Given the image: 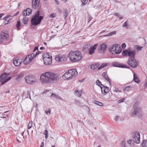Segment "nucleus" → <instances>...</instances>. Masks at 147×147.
Here are the masks:
<instances>
[{
	"instance_id": "nucleus-38",
	"label": "nucleus",
	"mask_w": 147,
	"mask_h": 147,
	"mask_svg": "<svg viewBox=\"0 0 147 147\" xmlns=\"http://www.w3.org/2000/svg\"><path fill=\"white\" fill-rule=\"evenodd\" d=\"M21 25V23L20 21H17V24L16 25V27L17 28L18 30H20V26Z\"/></svg>"
},
{
	"instance_id": "nucleus-18",
	"label": "nucleus",
	"mask_w": 147,
	"mask_h": 147,
	"mask_svg": "<svg viewBox=\"0 0 147 147\" xmlns=\"http://www.w3.org/2000/svg\"><path fill=\"white\" fill-rule=\"evenodd\" d=\"M102 76L109 83L110 85H111V82L109 78L107 73L105 72H104L102 73Z\"/></svg>"
},
{
	"instance_id": "nucleus-62",
	"label": "nucleus",
	"mask_w": 147,
	"mask_h": 147,
	"mask_svg": "<svg viewBox=\"0 0 147 147\" xmlns=\"http://www.w3.org/2000/svg\"><path fill=\"white\" fill-rule=\"evenodd\" d=\"M44 146V143L42 142L40 144V147H43Z\"/></svg>"
},
{
	"instance_id": "nucleus-54",
	"label": "nucleus",
	"mask_w": 147,
	"mask_h": 147,
	"mask_svg": "<svg viewBox=\"0 0 147 147\" xmlns=\"http://www.w3.org/2000/svg\"><path fill=\"white\" fill-rule=\"evenodd\" d=\"M126 47V44L125 43H123L121 45V47L122 49H125Z\"/></svg>"
},
{
	"instance_id": "nucleus-17",
	"label": "nucleus",
	"mask_w": 147,
	"mask_h": 147,
	"mask_svg": "<svg viewBox=\"0 0 147 147\" xmlns=\"http://www.w3.org/2000/svg\"><path fill=\"white\" fill-rule=\"evenodd\" d=\"M0 36L2 37V42L7 40L9 38V35L7 33L2 32Z\"/></svg>"
},
{
	"instance_id": "nucleus-2",
	"label": "nucleus",
	"mask_w": 147,
	"mask_h": 147,
	"mask_svg": "<svg viewBox=\"0 0 147 147\" xmlns=\"http://www.w3.org/2000/svg\"><path fill=\"white\" fill-rule=\"evenodd\" d=\"M70 61L72 62H76L80 61L82 57L81 53L78 51H71L68 55Z\"/></svg>"
},
{
	"instance_id": "nucleus-30",
	"label": "nucleus",
	"mask_w": 147,
	"mask_h": 147,
	"mask_svg": "<svg viewBox=\"0 0 147 147\" xmlns=\"http://www.w3.org/2000/svg\"><path fill=\"white\" fill-rule=\"evenodd\" d=\"M108 63H103L98 68V70H100L105 67L107 66L108 65Z\"/></svg>"
},
{
	"instance_id": "nucleus-15",
	"label": "nucleus",
	"mask_w": 147,
	"mask_h": 147,
	"mask_svg": "<svg viewBox=\"0 0 147 147\" xmlns=\"http://www.w3.org/2000/svg\"><path fill=\"white\" fill-rule=\"evenodd\" d=\"M72 77H75L78 74V72L76 69H74L68 71Z\"/></svg>"
},
{
	"instance_id": "nucleus-51",
	"label": "nucleus",
	"mask_w": 147,
	"mask_h": 147,
	"mask_svg": "<svg viewBox=\"0 0 147 147\" xmlns=\"http://www.w3.org/2000/svg\"><path fill=\"white\" fill-rule=\"evenodd\" d=\"M125 142L124 141H123L121 143V147H125Z\"/></svg>"
},
{
	"instance_id": "nucleus-10",
	"label": "nucleus",
	"mask_w": 147,
	"mask_h": 147,
	"mask_svg": "<svg viewBox=\"0 0 147 147\" xmlns=\"http://www.w3.org/2000/svg\"><path fill=\"white\" fill-rule=\"evenodd\" d=\"M140 133L139 132H136L135 134V136L134 138V141L137 144H139L140 142Z\"/></svg>"
},
{
	"instance_id": "nucleus-19",
	"label": "nucleus",
	"mask_w": 147,
	"mask_h": 147,
	"mask_svg": "<svg viewBox=\"0 0 147 147\" xmlns=\"http://www.w3.org/2000/svg\"><path fill=\"white\" fill-rule=\"evenodd\" d=\"M7 74L4 73L0 76V82L2 83L5 80H6L7 76Z\"/></svg>"
},
{
	"instance_id": "nucleus-55",
	"label": "nucleus",
	"mask_w": 147,
	"mask_h": 147,
	"mask_svg": "<svg viewBox=\"0 0 147 147\" xmlns=\"http://www.w3.org/2000/svg\"><path fill=\"white\" fill-rule=\"evenodd\" d=\"M37 50H38V47H36L34 49L33 52H34Z\"/></svg>"
},
{
	"instance_id": "nucleus-25",
	"label": "nucleus",
	"mask_w": 147,
	"mask_h": 147,
	"mask_svg": "<svg viewBox=\"0 0 147 147\" xmlns=\"http://www.w3.org/2000/svg\"><path fill=\"white\" fill-rule=\"evenodd\" d=\"M13 63L14 65L16 66H18L20 65L21 62L19 60V59H13Z\"/></svg>"
},
{
	"instance_id": "nucleus-45",
	"label": "nucleus",
	"mask_w": 147,
	"mask_h": 147,
	"mask_svg": "<svg viewBox=\"0 0 147 147\" xmlns=\"http://www.w3.org/2000/svg\"><path fill=\"white\" fill-rule=\"evenodd\" d=\"M11 78L10 77H9L8 78H6V80H5L2 83H1V84H3L5 83L6 82H7L8 81L10 80Z\"/></svg>"
},
{
	"instance_id": "nucleus-9",
	"label": "nucleus",
	"mask_w": 147,
	"mask_h": 147,
	"mask_svg": "<svg viewBox=\"0 0 147 147\" xmlns=\"http://www.w3.org/2000/svg\"><path fill=\"white\" fill-rule=\"evenodd\" d=\"M107 48V45L105 43H102L98 47V51L99 52L102 53H104Z\"/></svg>"
},
{
	"instance_id": "nucleus-21",
	"label": "nucleus",
	"mask_w": 147,
	"mask_h": 147,
	"mask_svg": "<svg viewBox=\"0 0 147 147\" xmlns=\"http://www.w3.org/2000/svg\"><path fill=\"white\" fill-rule=\"evenodd\" d=\"M10 17V15H8L6 16L5 17H4L3 19L4 20V23L5 24H7L9 22L10 20L9 18Z\"/></svg>"
},
{
	"instance_id": "nucleus-35",
	"label": "nucleus",
	"mask_w": 147,
	"mask_h": 147,
	"mask_svg": "<svg viewBox=\"0 0 147 147\" xmlns=\"http://www.w3.org/2000/svg\"><path fill=\"white\" fill-rule=\"evenodd\" d=\"M94 104L100 106H103V104L101 102L96 100H94Z\"/></svg>"
},
{
	"instance_id": "nucleus-41",
	"label": "nucleus",
	"mask_w": 147,
	"mask_h": 147,
	"mask_svg": "<svg viewBox=\"0 0 147 147\" xmlns=\"http://www.w3.org/2000/svg\"><path fill=\"white\" fill-rule=\"evenodd\" d=\"M96 84L98 85V86H101L100 85H101L102 86H103L104 85H102L100 82L99 81V80H97L96 81Z\"/></svg>"
},
{
	"instance_id": "nucleus-14",
	"label": "nucleus",
	"mask_w": 147,
	"mask_h": 147,
	"mask_svg": "<svg viewBox=\"0 0 147 147\" xmlns=\"http://www.w3.org/2000/svg\"><path fill=\"white\" fill-rule=\"evenodd\" d=\"M98 47V45L96 44L93 47H90L89 48V50L88 51H89V53L90 55H92L94 53V50L96 49Z\"/></svg>"
},
{
	"instance_id": "nucleus-53",
	"label": "nucleus",
	"mask_w": 147,
	"mask_h": 147,
	"mask_svg": "<svg viewBox=\"0 0 147 147\" xmlns=\"http://www.w3.org/2000/svg\"><path fill=\"white\" fill-rule=\"evenodd\" d=\"M55 17V14L54 13H52L50 15V17L53 18Z\"/></svg>"
},
{
	"instance_id": "nucleus-42",
	"label": "nucleus",
	"mask_w": 147,
	"mask_h": 147,
	"mask_svg": "<svg viewBox=\"0 0 147 147\" xmlns=\"http://www.w3.org/2000/svg\"><path fill=\"white\" fill-rule=\"evenodd\" d=\"M128 22H129L128 20H127L123 24V25L122 26V27H126V26H127V27L129 26Z\"/></svg>"
},
{
	"instance_id": "nucleus-32",
	"label": "nucleus",
	"mask_w": 147,
	"mask_h": 147,
	"mask_svg": "<svg viewBox=\"0 0 147 147\" xmlns=\"http://www.w3.org/2000/svg\"><path fill=\"white\" fill-rule=\"evenodd\" d=\"M28 17H24L22 20V22L24 24H26L27 23L28 20Z\"/></svg>"
},
{
	"instance_id": "nucleus-13",
	"label": "nucleus",
	"mask_w": 147,
	"mask_h": 147,
	"mask_svg": "<svg viewBox=\"0 0 147 147\" xmlns=\"http://www.w3.org/2000/svg\"><path fill=\"white\" fill-rule=\"evenodd\" d=\"M62 78L65 80L67 79V80H69L73 77H72L70 73H69V72L68 71V72H66L63 75Z\"/></svg>"
},
{
	"instance_id": "nucleus-44",
	"label": "nucleus",
	"mask_w": 147,
	"mask_h": 147,
	"mask_svg": "<svg viewBox=\"0 0 147 147\" xmlns=\"http://www.w3.org/2000/svg\"><path fill=\"white\" fill-rule=\"evenodd\" d=\"M82 2V5H84L87 2L88 0H81Z\"/></svg>"
},
{
	"instance_id": "nucleus-5",
	"label": "nucleus",
	"mask_w": 147,
	"mask_h": 147,
	"mask_svg": "<svg viewBox=\"0 0 147 147\" xmlns=\"http://www.w3.org/2000/svg\"><path fill=\"white\" fill-rule=\"evenodd\" d=\"M136 54L135 50H123V55L125 56H129L128 59H133L134 58Z\"/></svg>"
},
{
	"instance_id": "nucleus-64",
	"label": "nucleus",
	"mask_w": 147,
	"mask_h": 147,
	"mask_svg": "<svg viewBox=\"0 0 147 147\" xmlns=\"http://www.w3.org/2000/svg\"><path fill=\"white\" fill-rule=\"evenodd\" d=\"M40 53V52L39 51L36 52V54H35L36 56L38 55Z\"/></svg>"
},
{
	"instance_id": "nucleus-6",
	"label": "nucleus",
	"mask_w": 147,
	"mask_h": 147,
	"mask_svg": "<svg viewBox=\"0 0 147 147\" xmlns=\"http://www.w3.org/2000/svg\"><path fill=\"white\" fill-rule=\"evenodd\" d=\"M128 63L131 67L133 68H136L138 66L139 62L138 61L134 58L128 59Z\"/></svg>"
},
{
	"instance_id": "nucleus-26",
	"label": "nucleus",
	"mask_w": 147,
	"mask_h": 147,
	"mask_svg": "<svg viewBox=\"0 0 147 147\" xmlns=\"http://www.w3.org/2000/svg\"><path fill=\"white\" fill-rule=\"evenodd\" d=\"M82 92V90L79 91L78 89H76L75 91V94L78 96L80 97L81 95Z\"/></svg>"
},
{
	"instance_id": "nucleus-16",
	"label": "nucleus",
	"mask_w": 147,
	"mask_h": 147,
	"mask_svg": "<svg viewBox=\"0 0 147 147\" xmlns=\"http://www.w3.org/2000/svg\"><path fill=\"white\" fill-rule=\"evenodd\" d=\"M39 2L40 0H33L32 4L33 8L36 9L39 6Z\"/></svg>"
},
{
	"instance_id": "nucleus-23",
	"label": "nucleus",
	"mask_w": 147,
	"mask_h": 147,
	"mask_svg": "<svg viewBox=\"0 0 147 147\" xmlns=\"http://www.w3.org/2000/svg\"><path fill=\"white\" fill-rule=\"evenodd\" d=\"M99 63H98L92 64L90 66L91 68L93 70H94L99 66Z\"/></svg>"
},
{
	"instance_id": "nucleus-48",
	"label": "nucleus",
	"mask_w": 147,
	"mask_h": 147,
	"mask_svg": "<svg viewBox=\"0 0 147 147\" xmlns=\"http://www.w3.org/2000/svg\"><path fill=\"white\" fill-rule=\"evenodd\" d=\"M125 98H123L120 99L117 102L118 103H120L123 102L125 100Z\"/></svg>"
},
{
	"instance_id": "nucleus-36",
	"label": "nucleus",
	"mask_w": 147,
	"mask_h": 147,
	"mask_svg": "<svg viewBox=\"0 0 147 147\" xmlns=\"http://www.w3.org/2000/svg\"><path fill=\"white\" fill-rule=\"evenodd\" d=\"M63 15L64 16L65 19H66L68 15V11L67 9L65 10V11L64 12Z\"/></svg>"
},
{
	"instance_id": "nucleus-49",
	"label": "nucleus",
	"mask_w": 147,
	"mask_h": 147,
	"mask_svg": "<svg viewBox=\"0 0 147 147\" xmlns=\"http://www.w3.org/2000/svg\"><path fill=\"white\" fill-rule=\"evenodd\" d=\"M51 112V109H49V110L48 111H45V112L46 114L47 115H50V114Z\"/></svg>"
},
{
	"instance_id": "nucleus-33",
	"label": "nucleus",
	"mask_w": 147,
	"mask_h": 147,
	"mask_svg": "<svg viewBox=\"0 0 147 147\" xmlns=\"http://www.w3.org/2000/svg\"><path fill=\"white\" fill-rule=\"evenodd\" d=\"M25 10L26 12L28 15H29L30 14H31L32 12V10L28 8H27L26 10Z\"/></svg>"
},
{
	"instance_id": "nucleus-28",
	"label": "nucleus",
	"mask_w": 147,
	"mask_h": 147,
	"mask_svg": "<svg viewBox=\"0 0 147 147\" xmlns=\"http://www.w3.org/2000/svg\"><path fill=\"white\" fill-rule=\"evenodd\" d=\"M103 86L104 88V93H103V94L104 95H105L107 93H108L109 92V88L107 86Z\"/></svg>"
},
{
	"instance_id": "nucleus-8",
	"label": "nucleus",
	"mask_w": 147,
	"mask_h": 147,
	"mask_svg": "<svg viewBox=\"0 0 147 147\" xmlns=\"http://www.w3.org/2000/svg\"><path fill=\"white\" fill-rule=\"evenodd\" d=\"M26 82L29 84H34L36 82L35 77L33 76H28L25 77Z\"/></svg>"
},
{
	"instance_id": "nucleus-40",
	"label": "nucleus",
	"mask_w": 147,
	"mask_h": 147,
	"mask_svg": "<svg viewBox=\"0 0 147 147\" xmlns=\"http://www.w3.org/2000/svg\"><path fill=\"white\" fill-rule=\"evenodd\" d=\"M24 76V74L23 73L21 72L20 73L19 75H18L17 77V79H18L22 78Z\"/></svg>"
},
{
	"instance_id": "nucleus-56",
	"label": "nucleus",
	"mask_w": 147,
	"mask_h": 147,
	"mask_svg": "<svg viewBox=\"0 0 147 147\" xmlns=\"http://www.w3.org/2000/svg\"><path fill=\"white\" fill-rule=\"evenodd\" d=\"M123 65V68H126L129 69L130 68V67L128 66L124 65Z\"/></svg>"
},
{
	"instance_id": "nucleus-43",
	"label": "nucleus",
	"mask_w": 147,
	"mask_h": 147,
	"mask_svg": "<svg viewBox=\"0 0 147 147\" xmlns=\"http://www.w3.org/2000/svg\"><path fill=\"white\" fill-rule=\"evenodd\" d=\"M32 121H30L28 124V129H29L32 128Z\"/></svg>"
},
{
	"instance_id": "nucleus-3",
	"label": "nucleus",
	"mask_w": 147,
	"mask_h": 147,
	"mask_svg": "<svg viewBox=\"0 0 147 147\" xmlns=\"http://www.w3.org/2000/svg\"><path fill=\"white\" fill-rule=\"evenodd\" d=\"M43 18L42 16H40L39 11H37L32 18L31 24L34 26L37 25L40 23Z\"/></svg>"
},
{
	"instance_id": "nucleus-7",
	"label": "nucleus",
	"mask_w": 147,
	"mask_h": 147,
	"mask_svg": "<svg viewBox=\"0 0 147 147\" xmlns=\"http://www.w3.org/2000/svg\"><path fill=\"white\" fill-rule=\"evenodd\" d=\"M36 56V55L32 53L26 57L24 61V64L27 65L33 59V58Z\"/></svg>"
},
{
	"instance_id": "nucleus-22",
	"label": "nucleus",
	"mask_w": 147,
	"mask_h": 147,
	"mask_svg": "<svg viewBox=\"0 0 147 147\" xmlns=\"http://www.w3.org/2000/svg\"><path fill=\"white\" fill-rule=\"evenodd\" d=\"M116 49H117L118 50L119 49V47L118 46H116V45H113L110 49V51L111 52H113V53H114L115 50H116Z\"/></svg>"
},
{
	"instance_id": "nucleus-50",
	"label": "nucleus",
	"mask_w": 147,
	"mask_h": 147,
	"mask_svg": "<svg viewBox=\"0 0 147 147\" xmlns=\"http://www.w3.org/2000/svg\"><path fill=\"white\" fill-rule=\"evenodd\" d=\"M147 143V140H144L143 141L142 143V145L143 146V147H144V146H145V144H146V143Z\"/></svg>"
},
{
	"instance_id": "nucleus-59",
	"label": "nucleus",
	"mask_w": 147,
	"mask_h": 147,
	"mask_svg": "<svg viewBox=\"0 0 147 147\" xmlns=\"http://www.w3.org/2000/svg\"><path fill=\"white\" fill-rule=\"evenodd\" d=\"M119 116H116V118H115V121H117L119 120Z\"/></svg>"
},
{
	"instance_id": "nucleus-46",
	"label": "nucleus",
	"mask_w": 147,
	"mask_h": 147,
	"mask_svg": "<svg viewBox=\"0 0 147 147\" xmlns=\"http://www.w3.org/2000/svg\"><path fill=\"white\" fill-rule=\"evenodd\" d=\"M44 134L45 135V138H47L48 136V131L47 130H45L44 132Z\"/></svg>"
},
{
	"instance_id": "nucleus-37",
	"label": "nucleus",
	"mask_w": 147,
	"mask_h": 147,
	"mask_svg": "<svg viewBox=\"0 0 147 147\" xmlns=\"http://www.w3.org/2000/svg\"><path fill=\"white\" fill-rule=\"evenodd\" d=\"M116 33V32L115 31L109 33L107 35H104L103 36H110V35H112L114 34H115Z\"/></svg>"
},
{
	"instance_id": "nucleus-20",
	"label": "nucleus",
	"mask_w": 147,
	"mask_h": 147,
	"mask_svg": "<svg viewBox=\"0 0 147 147\" xmlns=\"http://www.w3.org/2000/svg\"><path fill=\"white\" fill-rule=\"evenodd\" d=\"M112 65L115 67H119L123 68V65L122 64L116 62H113L112 63Z\"/></svg>"
},
{
	"instance_id": "nucleus-52",
	"label": "nucleus",
	"mask_w": 147,
	"mask_h": 147,
	"mask_svg": "<svg viewBox=\"0 0 147 147\" xmlns=\"http://www.w3.org/2000/svg\"><path fill=\"white\" fill-rule=\"evenodd\" d=\"M23 15L24 16H26L28 15L27 13H26V12L25 10H24L23 12Z\"/></svg>"
},
{
	"instance_id": "nucleus-60",
	"label": "nucleus",
	"mask_w": 147,
	"mask_h": 147,
	"mask_svg": "<svg viewBox=\"0 0 147 147\" xmlns=\"http://www.w3.org/2000/svg\"><path fill=\"white\" fill-rule=\"evenodd\" d=\"M142 48V47H138L137 48V49L138 50H140Z\"/></svg>"
},
{
	"instance_id": "nucleus-24",
	"label": "nucleus",
	"mask_w": 147,
	"mask_h": 147,
	"mask_svg": "<svg viewBox=\"0 0 147 147\" xmlns=\"http://www.w3.org/2000/svg\"><path fill=\"white\" fill-rule=\"evenodd\" d=\"M90 46L89 45H84L82 48V50L84 52H87L89 50Z\"/></svg>"
},
{
	"instance_id": "nucleus-31",
	"label": "nucleus",
	"mask_w": 147,
	"mask_h": 147,
	"mask_svg": "<svg viewBox=\"0 0 147 147\" xmlns=\"http://www.w3.org/2000/svg\"><path fill=\"white\" fill-rule=\"evenodd\" d=\"M50 54V53H47L43 54L42 55L43 58V57H45V58H52V57Z\"/></svg>"
},
{
	"instance_id": "nucleus-12",
	"label": "nucleus",
	"mask_w": 147,
	"mask_h": 147,
	"mask_svg": "<svg viewBox=\"0 0 147 147\" xmlns=\"http://www.w3.org/2000/svg\"><path fill=\"white\" fill-rule=\"evenodd\" d=\"M44 64L46 65H48L51 64L52 63V58H45L43 57V58Z\"/></svg>"
},
{
	"instance_id": "nucleus-39",
	"label": "nucleus",
	"mask_w": 147,
	"mask_h": 147,
	"mask_svg": "<svg viewBox=\"0 0 147 147\" xmlns=\"http://www.w3.org/2000/svg\"><path fill=\"white\" fill-rule=\"evenodd\" d=\"M122 50L119 47V49L117 50L116 49V50H115V53L116 54H119L120 53L121 51Z\"/></svg>"
},
{
	"instance_id": "nucleus-29",
	"label": "nucleus",
	"mask_w": 147,
	"mask_h": 147,
	"mask_svg": "<svg viewBox=\"0 0 147 147\" xmlns=\"http://www.w3.org/2000/svg\"><path fill=\"white\" fill-rule=\"evenodd\" d=\"M51 96L54 97L57 99L60 100L62 99L61 97H60L58 95L53 93L51 95Z\"/></svg>"
},
{
	"instance_id": "nucleus-11",
	"label": "nucleus",
	"mask_w": 147,
	"mask_h": 147,
	"mask_svg": "<svg viewBox=\"0 0 147 147\" xmlns=\"http://www.w3.org/2000/svg\"><path fill=\"white\" fill-rule=\"evenodd\" d=\"M55 60L58 62H62L66 60V58L64 55H59L55 58Z\"/></svg>"
},
{
	"instance_id": "nucleus-4",
	"label": "nucleus",
	"mask_w": 147,
	"mask_h": 147,
	"mask_svg": "<svg viewBox=\"0 0 147 147\" xmlns=\"http://www.w3.org/2000/svg\"><path fill=\"white\" fill-rule=\"evenodd\" d=\"M139 104L138 102H135L134 106V111L132 113V116L137 115L139 117L142 116V110L141 108L139 106Z\"/></svg>"
},
{
	"instance_id": "nucleus-1",
	"label": "nucleus",
	"mask_w": 147,
	"mask_h": 147,
	"mask_svg": "<svg viewBox=\"0 0 147 147\" xmlns=\"http://www.w3.org/2000/svg\"><path fill=\"white\" fill-rule=\"evenodd\" d=\"M57 76L51 72H46L42 74L40 77V80L43 83H47L52 81L56 80Z\"/></svg>"
},
{
	"instance_id": "nucleus-34",
	"label": "nucleus",
	"mask_w": 147,
	"mask_h": 147,
	"mask_svg": "<svg viewBox=\"0 0 147 147\" xmlns=\"http://www.w3.org/2000/svg\"><path fill=\"white\" fill-rule=\"evenodd\" d=\"M131 87L130 86H127L126 87H124L123 90H126L127 91H129L131 90Z\"/></svg>"
},
{
	"instance_id": "nucleus-47",
	"label": "nucleus",
	"mask_w": 147,
	"mask_h": 147,
	"mask_svg": "<svg viewBox=\"0 0 147 147\" xmlns=\"http://www.w3.org/2000/svg\"><path fill=\"white\" fill-rule=\"evenodd\" d=\"M27 97L31 99L30 92L29 91H28L27 92Z\"/></svg>"
},
{
	"instance_id": "nucleus-61",
	"label": "nucleus",
	"mask_w": 147,
	"mask_h": 147,
	"mask_svg": "<svg viewBox=\"0 0 147 147\" xmlns=\"http://www.w3.org/2000/svg\"><path fill=\"white\" fill-rule=\"evenodd\" d=\"M131 142V140H129L128 141H127V143L129 144H130Z\"/></svg>"
},
{
	"instance_id": "nucleus-27",
	"label": "nucleus",
	"mask_w": 147,
	"mask_h": 147,
	"mask_svg": "<svg viewBox=\"0 0 147 147\" xmlns=\"http://www.w3.org/2000/svg\"><path fill=\"white\" fill-rule=\"evenodd\" d=\"M133 80L136 82L139 83L140 82V80L138 77L136 75V74L134 73V79Z\"/></svg>"
},
{
	"instance_id": "nucleus-63",
	"label": "nucleus",
	"mask_w": 147,
	"mask_h": 147,
	"mask_svg": "<svg viewBox=\"0 0 147 147\" xmlns=\"http://www.w3.org/2000/svg\"><path fill=\"white\" fill-rule=\"evenodd\" d=\"M114 15L116 16H119V14L118 13H116L114 14Z\"/></svg>"
},
{
	"instance_id": "nucleus-58",
	"label": "nucleus",
	"mask_w": 147,
	"mask_h": 147,
	"mask_svg": "<svg viewBox=\"0 0 147 147\" xmlns=\"http://www.w3.org/2000/svg\"><path fill=\"white\" fill-rule=\"evenodd\" d=\"M114 91L115 92H117L118 91H119L120 92H121V91L119 90L118 89V88L116 89V88H115V89H114Z\"/></svg>"
},
{
	"instance_id": "nucleus-57",
	"label": "nucleus",
	"mask_w": 147,
	"mask_h": 147,
	"mask_svg": "<svg viewBox=\"0 0 147 147\" xmlns=\"http://www.w3.org/2000/svg\"><path fill=\"white\" fill-rule=\"evenodd\" d=\"M100 88L101 89V92L102 94H103V90L104 91V88L102 87L101 86H100Z\"/></svg>"
}]
</instances>
